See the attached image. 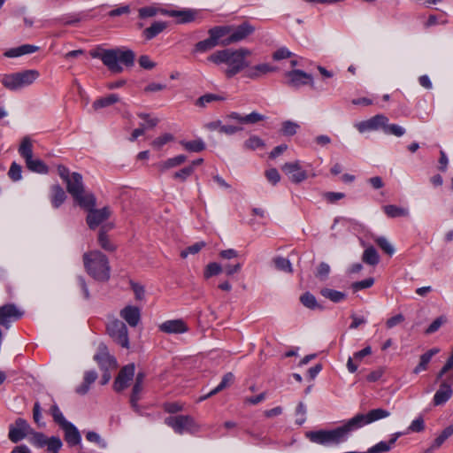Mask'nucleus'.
Here are the masks:
<instances>
[{
	"mask_svg": "<svg viewBox=\"0 0 453 453\" xmlns=\"http://www.w3.org/2000/svg\"><path fill=\"white\" fill-rule=\"evenodd\" d=\"M224 100H225L224 96H221L217 94L208 93V94H205V95L200 96L196 100V105L198 107L203 108V107H206L211 103H213L216 101H224Z\"/></svg>",
	"mask_w": 453,
	"mask_h": 453,
	"instance_id": "41",
	"label": "nucleus"
},
{
	"mask_svg": "<svg viewBox=\"0 0 453 453\" xmlns=\"http://www.w3.org/2000/svg\"><path fill=\"white\" fill-rule=\"evenodd\" d=\"M281 169L293 183L298 184L308 178L307 172L298 160L284 164Z\"/></svg>",
	"mask_w": 453,
	"mask_h": 453,
	"instance_id": "12",
	"label": "nucleus"
},
{
	"mask_svg": "<svg viewBox=\"0 0 453 453\" xmlns=\"http://www.w3.org/2000/svg\"><path fill=\"white\" fill-rule=\"evenodd\" d=\"M96 205L91 207H82L88 211L87 216V224L90 229L96 228L100 224L108 219L111 214L109 207H104L102 209H95Z\"/></svg>",
	"mask_w": 453,
	"mask_h": 453,
	"instance_id": "11",
	"label": "nucleus"
},
{
	"mask_svg": "<svg viewBox=\"0 0 453 453\" xmlns=\"http://www.w3.org/2000/svg\"><path fill=\"white\" fill-rule=\"evenodd\" d=\"M83 263L87 273L98 281L110 279V265L107 257L98 250L87 252L83 255Z\"/></svg>",
	"mask_w": 453,
	"mask_h": 453,
	"instance_id": "3",
	"label": "nucleus"
},
{
	"mask_svg": "<svg viewBox=\"0 0 453 453\" xmlns=\"http://www.w3.org/2000/svg\"><path fill=\"white\" fill-rule=\"evenodd\" d=\"M382 209L388 218L408 217L410 214L408 209L393 204L385 205Z\"/></svg>",
	"mask_w": 453,
	"mask_h": 453,
	"instance_id": "34",
	"label": "nucleus"
},
{
	"mask_svg": "<svg viewBox=\"0 0 453 453\" xmlns=\"http://www.w3.org/2000/svg\"><path fill=\"white\" fill-rule=\"evenodd\" d=\"M120 317L130 326H136L141 320V310L134 305H127L119 312Z\"/></svg>",
	"mask_w": 453,
	"mask_h": 453,
	"instance_id": "19",
	"label": "nucleus"
},
{
	"mask_svg": "<svg viewBox=\"0 0 453 453\" xmlns=\"http://www.w3.org/2000/svg\"><path fill=\"white\" fill-rule=\"evenodd\" d=\"M19 153L25 159V161L33 157L32 141L28 136H26L22 139L19 148Z\"/></svg>",
	"mask_w": 453,
	"mask_h": 453,
	"instance_id": "37",
	"label": "nucleus"
},
{
	"mask_svg": "<svg viewBox=\"0 0 453 453\" xmlns=\"http://www.w3.org/2000/svg\"><path fill=\"white\" fill-rule=\"evenodd\" d=\"M193 174V167L186 166L173 174V178L175 180H180V181H185L189 176Z\"/></svg>",
	"mask_w": 453,
	"mask_h": 453,
	"instance_id": "60",
	"label": "nucleus"
},
{
	"mask_svg": "<svg viewBox=\"0 0 453 453\" xmlns=\"http://www.w3.org/2000/svg\"><path fill=\"white\" fill-rule=\"evenodd\" d=\"M50 414L53 417L54 421L61 427L65 426V424L69 423L67 421L64 415L62 414L61 411L58 407L57 404H53L50 409Z\"/></svg>",
	"mask_w": 453,
	"mask_h": 453,
	"instance_id": "49",
	"label": "nucleus"
},
{
	"mask_svg": "<svg viewBox=\"0 0 453 453\" xmlns=\"http://www.w3.org/2000/svg\"><path fill=\"white\" fill-rule=\"evenodd\" d=\"M274 265L278 270L292 273V265L288 259L278 257L274 258Z\"/></svg>",
	"mask_w": 453,
	"mask_h": 453,
	"instance_id": "55",
	"label": "nucleus"
},
{
	"mask_svg": "<svg viewBox=\"0 0 453 453\" xmlns=\"http://www.w3.org/2000/svg\"><path fill=\"white\" fill-rule=\"evenodd\" d=\"M32 437L30 439L31 443L38 448L46 447L49 438L44 435L42 433L39 432H32Z\"/></svg>",
	"mask_w": 453,
	"mask_h": 453,
	"instance_id": "50",
	"label": "nucleus"
},
{
	"mask_svg": "<svg viewBox=\"0 0 453 453\" xmlns=\"http://www.w3.org/2000/svg\"><path fill=\"white\" fill-rule=\"evenodd\" d=\"M135 366L129 364L121 368L113 382V389L116 392H121L129 386L130 381L134 375Z\"/></svg>",
	"mask_w": 453,
	"mask_h": 453,
	"instance_id": "15",
	"label": "nucleus"
},
{
	"mask_svg": "<svg viewBox=\"0 0 453 453\" xmlns=\"http://www.w3.org/2000/svg\"><path fill=\"white\" fill-rule=\"evenodd\" d=\"M161 14L166 15L169 17L180 18V23L191 22L195 19V17H196V12H194L192 10H181V11L162 10Z\"/></svg>",
	"mask_w": 453,
	"mask_h": 453,
	"instance_id": "23",
	"label": "nucleus"
},
{
	"mask_svg": "<svg viewBox=\"0 0 453 453\" xmlns=\"http://www.w3.org/2000/svg\"><path fill=\"white\" fill-rule=\"evenodd\" d=\"M453 434V426H447L434 441L432 445L426 450V453L432 452L433 450L440 448L442 443Z\"/></svg>",
	"mask_w": 453,
	"mask_h": 453,
	"instance_id": "31",
	"label": "nucleus"
},
{
	"mask_svg": "<svg viewBox=\"0 0 453 453\" xmlns=\"http://www.w3.org/2000/svg\"><path fill=\"white\" fill-rule=\"evenodd\" d=\"M362 260L367 265H376L380 262V257L377 250L372 246H370L365 250Z\"/></svg>",
	"mask_w": 453,
	"mask_h": 453,
	"instance_id": "36",
	"label": "nucleus"
},
{
	"mask_svg": "<svg viewBox=\"0 0 453 453\" xmlns=\"http://www.w3.org/2000/svg\"><path fill=\"white\" fill-rule=\"evenodd\" d=\"M286 77L288 79L287 81L288 86L294 88H299L305 85H313L312 75L302 70L295 69L289 71L286 73Z\"/></svg>",
	"mask_w": 453,
	"mask_h": 453,
	"instance_id": "14",
	"label": "nucleus"
},
{
	"mask_svg": "<svg viewBox=\"0 0 453 453\" xmlns=\"http://www.w3.org/2000/svg\"><path fill=\"white\" fill-rule=\"evenodd\" d=\"M299 125L296 122L286 120L282 123V133L285 135L292 136L296 134Z\"/></svg>",
	"mask_w": 453,
	"mask_h": 453,
	"instance_id": "54",
	"label": "nucleus"
},
{
	"mask_svg": "<svg viewBox=\"0 0 453 453\" xmlns=\"http://www.w3.org/2000/svg\"><path fill=\"white\" fill-rule=\"evenodd\" d=\"M374 242L388 255L392 256L395 253V248L386 237H377L374 239Z\"/></svg>",
	"mask_w": 453,
	"mask_h": 453,
	"instance_id": "47",
	"label": "nucleus"
},
{
	"mask_svg": "<svg viewBox=\"0 0 453 453\" xmlns=\"http://www.w3.org/2000/svg\"><path fill=\"white\" fill-rule=\"evenodd\" d=\"M131 288L134 291L135 296V299L138 301H142L145 296V289L144 287L137 282L131 281L130 283Z\"/></svg>",
	"mask_w": 453,
	"mask_h": 453,
	"instance_id": "64",
	"label": "nucleus"
},
{
	"mask_svg": "<svg viewBox=\"0 0 453 453\" xmlns=\"http://www.w3.org/2000/svg\"><path fill=\"white\" fill-rule=\"evenodd\" d=\"M264 145L265 144H264V142L262 141V139H260L257 135L250 136L244 142V147L248 150H254L257 148H260V147H264Z\"/></svg>",
	"mask_w": 453,
	"mask_h": 453,
	"instance_id": "56",
	"label": "nucleus"
},
{
	"mask_svg": "<svg viewBox=\"0 0 453 453\" xmlns=\"http://www.w3.org/2000/svg\"><path fill=\"white\" fill-rule=\"evenodd\" d=\"M447 322V318L445 316H440L436 319H434L429 326L426 329V334H433Z\"/></svg>",
	"mask_w": 453,
	"mask_h": 453,
	"instance_id": "58",
	"label": "nucleus"
},
{
	"mask_svg": "<svg viewBox=\"0 0 453 453\" xmlns=\"http://www.w3.org/2000/svg\"><path fill=\"white\" fill-rule=\"evenodd\" d=\"M273 71H274V68L271 66L269 64H259L255 66L250 67L246 71L245 76L247 78L256 80Z\"/></svg>",
	"mask_w": 453,
	"mask_h": 453,
	"instance_id": "26",
	"label": "nucleus"
},
{
	"mask_svg": "<svg viewBox=\"0 0 453 453\" xmlns=\"http://www.w3.org/2000/svg\"><path fill=\"white\" fill-rule=\"evenodd\" d=\"M204 245L205 244L203 242H196L182 250L180 252V257L186 258L189 254H196L202 250L203 247H204Z\"/></svg>",
	"mask_w": 453,
	"mask_h": 453,
	"instance_id": "62",
	"label": "nucleus"
},
{
	"mask_svg": "<svg viewBox=\"0 0 453 453\" xmlns=\"http://www.w3.org/2000/svg\"><path fill=\"white\" fill-rule=\"evenodd\" d=\"M384 133L400 137L405 134V129L396 124H386L384 127Z\"/></svg>",
	"mask_w": 453,
	"mask_h": 453,
	"instance_id": "59",
	"label": "nucleus"
},
{
	"mask_svg": "<svg viewBox=\"0 0 453 453\" xmlns=\"http://www.w3.org/2000/svg\"><path fill=\"white\" fill-rule=\"evenodd\" d=\"M165 424L179 434H195L200 431V426L190 415L169 416L165 418Z\"/></svg>",
	"mask_w": 453,
	"mask_h": 453,
	"instance_id": "7",
	"label": "nucleus"
},
{
	"mask_svg": "<svg viewBox=\"0 0 453 453\" xmlns=\"http://www.w3.org/2000/svg\"><path fill=\"white\" fill-rule=\"evenodd\" d=\"M165 412L174 414L184 410V403L180 402H167L163 404Z\"/></svg>",
	"mask_w": 453,
	"mask_h": 453,
	"instance_id": "53",
	"label": "nucleus"
},
{
	"mask_svg": "<svg viewBox=\"0 0 453 453\" xmlns=\"http://www.w3.org/2000/svg\"><path fill=\"white\" fill-rule=\"evenodd\" d=\"M119 101V97L117 94H110L106 96L100 97L96 99L93 104L92 107L94 110H99L102 108L108 107L115 103H118Z\"/></svg>",
	"mask_w": 453,
	"mask_h": 453,
	"instance_id": "33",
	"label": "nucleus"
},
{
	"mask_svg": "<svg viewBox=\"0 0 453 453\" xmlns=\"http://www.w3.org/2000/svg\"><path fill=\"white\" fill-rule=\"evenodd\" d=\"M389 416L390 412L387 410L373 409L366 414L357 413L342 426L334 429L308 431L305 433V437L310 441L322 446L338 445L347 441L352 431Z\"/></svg>",
	"mask_w": 453,
	"mask_h": 453,
	"instance_id": "1",
	"label": "nucleus"
},
{
	"mask_svg": "<svg viewBox=\"0 0 453 453\" xmlns=\"http://www.w3.org/2000/svg\"><path fill=\"white\" fill-rule=\"evenodd\" d=\"M21 173H22L21 166L19 164H17L16 162H13L11 165V167H10L9 172H8L9 177L13 181H18V180H21V178H22V174Z\"/></svg>",
	"mask_w": 453,
	"mask_h": 453,
	"instance_id": "57",
	"label": "nucleus"
},
{
	"mask_svg": "<svg viewBox=\"0 0 453 453\" xmlns=\"http://www.w3.org/2000/svg\"><path fill=\"white\" fill-rule=\"evenodd\" d=\"M113 227L112 224L102 226L98 234V243L106 251H114L116 246L109 240L106 232Z\"/></svg>",
	"mask_w": 453,
	"mask_h": 453,
	"instance_id": "25",
	"label": "nucleus"
},
{
	"mask_svg": "<svg viewBox=\"0 0 453 453\" xmlns=\"http://www.w3.org/2000/svg\"><path fill=\"white\" fill-rule=\"evenodd\" d=\"M451 384H453V378L450 381H443L439 389L436 391L434 396V404L441 405L445 403L452 395Z\"/></svg>",
	"mask_w": 453,
	"mask_h": 453,
	"instance_id": "20",
	"label": "nucleus"
},
{
	"mask_svg": "<svg viewBox=\"0 0 453 453\" xmlns=\"http://www.w3.org/2000/svg\"><path fill=\"white\" fill-rule=\"evenodd\" d=\"M62 445H63V443L59 437L51 436L49 438L48 442L46 444L47 451L49 453H58Z\"/></svg>",
	"mask_w": 453,
	"mask_h": 453,
	"instance_id": "52",
	"label": "nucleus"
},
{
	"mask_svg": "<svg viewBox=\"0 0 453 453\" xmlns=\"http://www.w3.org/2000/svg\"><path fill=\"white\" fill-rule=\"evenodd\" d=\"M65 432V440L69 446H76L81 443V437L78 429L72 424L67 423L61 426Z\"/></svg>",
	"mask_w": 453,
	"mask_h": 453,
	"instance_id": "21",
	"label": "nucleus"
},
{
	"mask_svg": "<svg viewBox=\"0 0 453 453\" xmlns=\"http://www.w3.org/2000/svg\"><path fill=\"white\" fill-rule=\"evenodd\" d=\"M300 301L305 307L309 309H321V306L318 303L316 297L310 292H306L301 296Z\"/></svg>",
	"mask_w": 453,
	"mask_h": 453,
	"instance_id": "43",
	"label": "nucleus"
},
{
	"mask_svg": "<svg viewBox=\"0 0 453 453\" xmlns=\"http://www.w3.org/2000/svg\"><path fill=\"white\" fill-rule=\"evenodd\" d=\"M142 389H143V384H139V382L134 383L133 389H132V394L130 396V403H131V406L134 410L138 409V402L141 398V393H142Z\"/></svg>",
	"mask_w": 453,
	"mask_h": 453,
	"instance_id": "46",
	"label": "nucleus"
},
{
	"mask_svg": "<svg viewBox=\"0 0 453 453\" xmlns=\"http://www.w3.org/2000/svg\"><path fill=\"white\" fill-rule=\"evenodd\" d=\"M108 335L114 340H127V328L119 319L111 320L106 326Z\"/></svg>",
	"mask_w": 453,
	"mask_h": 453,
	"instance_id": "18",
	"label": "nucleus"
},
{
	"mask_svg": "<svg viewBox=\"0 0 453 453\" xmlns=\"http://www.w3.org/2000/svg\"><path fill=\"white\" fill-rule=\"evenodd\" d=\"M39 76L40 73L37 70L28 69L4 74L1 83L8 90L19 91L32 85Z\"/></svg>",
	"mask_w": 453,
	"mask_h": 453,
	"instance_id": "5",
	"label": "nucleus"
},
{
	"mask_svg": "<svg viewBox=\"0 0 453 453\" xmlns=\"http://www.w3.org/2000/svg\"><path fill=\"white\" fill-rule=\"evenodd\" d=\"M39 50V47L32 45V44H23L21 46L12 48L7 50L4 56L6 58H18L23 55L31 54Z\"/></svg>",
	"mask_w": 453,
	"mask_h": 453,
	"instance_id": "22",
	"label": "nucleus"
},
{
	"mask_svg": "<svg viewBox=\"0 0 453 453\" xmlns=\"http://www.w3.org/2000/svg\"><path fill=\"white\" fill-rule=\"evenodd\" d=\"M187 160V157L185 155H178L176 157L168 158L163 162H160L157 165V169L159 172L164 173L165 171L177 167L180 165H182Z\"/></svg>",
	"mask_w": 453,
	"mask_h": 453,
	"instance_id": "28",
	"label": "nucleus"
},
{
	"mask_svg": "<svg viewBox=\"0 0 453 453\" xmlns=\"http://www.w3.org/2000/svg\"><path fill=\"white\" fill-rule=\"evenodd\" d=\"M104 65L114 73H120L123 71L121 65L132 66L134 62L135 55L131 50H105L101 54L96 55Z\"/></svg>",
	"mask_w": 453,
	"mask_h": 453,
	"instance_id": "4",
	"label": "nucleus"
},
{
	"mask_svg": "<svg viewBox=\"0 0 453 453\" xmlns=\"http://www.w3.org/2000/svg\"><path fill=\"white\" fill-rule=\"evenodd\" d=\"M320 294L334 303H340L346 298V294L331 288H322Z\"/></svg>",
	"mask_w": 453,
	"mask_h": 453,
	"instance_id": "38",
	"label": "nucleus"
},
{
	"mask_svg": "<svg viewBox=\"0 0 453 453\" xmlns=\"http://www.w3.org/2000/svg\"><path fill=\"white\" fill-rule=\"evenodd\" d=\"M229 32H231V28L228 27H213L208 31L209 38L196 43L194 52L203 53L212 50L218 45L222 46V38Z\"/></svg>",
	"mask_w": 453,
	"mask_h": 453,
	"instance_id": "8",
	"label": "nucleus"
},
{
	"mask_svg": "<svg viewBox=\"0 0 453 453\" xmlns=\"http://www.w3.org/2000/svg\"><path fill=\"white\" fill-rule=\"evenodd\" d=\"M210 127L211 128H218L219 132L227 135L234 134L237 132L242 130V127H235L233 125H221L220 121L211 123Z\"/></svg>",
	"mask_w": 453,
	"mask_h": 453,
	"instance_id": "42",
	"label": "nucleus"
},
{
	"mask_svg": "<svg viewBox=\"0 0 453 453\" xmlns=\"http://www.w3.org/2000/svg\"><path fill=\"white\" fill-rule=\"evenodd\" d=\"M158 329L165 334H178L187 333L189 327L184 319H177L163 322L158 326Z\"/></svg>",
	"mask_w": 453,
	"mask_h": 453,
	"instance_id": "17",
	"label": "nucleus"
},
{
	"mask_svg": "<svg viewBox=\"0 0 453 453\" xmlns=\"http://www.w3.org/2000/svg\"><path fill=\"white\" fill-rule=\"evenodd\" d=\"M27 167L35 173H48V166L43 163L42 160L38 158H33L30 157L29 159H27L26 161Z\"/></svg>",
	"mask_w": 453,
	"mask_h": 453,
	"instance_id": "35",
	"label": "nucleus"
},
{
	"mask_svg": "<svg viewBox=\"0 0 453 453\" xmlns=\"http://www.w3.org/2000/svg\"><path fill=\"white\" fill-rule=\"evenodd\" d=\"M372 354V348L370 346H366L365 349L357 351L354 353L353 357H349L347 363L348 370L350 372H355L357 370L358 363L361 362V360Z\"/></svg>",
	"mask_w": 453,
	"mask_h": 453,
	"instance_id": "24",
	"label": "nucleus"
},
{
	"mask_svg": "<svg viewBox=\"0 0 453 453\" xmlns=\"http://www.w3.org/2000/svg\"><path fill=\"white\" fill-rule=\"evenodd\" d=\"M227 27L231 28V32L222 38V46L239 42L252 35L256 30L255 27L249 22H243L236 27L233 26Z\"/></svg>",
	"mask_w": 453,
	"mask_h": 453,
	"instance_id": "9",
	"label": "nucleus"
},
{
	"mask_svg": "<svg viewBox=\"0 0 453 453\" xmlns=\"http://www.w3.org/2000/svg\"><path fill=\"white\" fill-rule=\"evenodd\" d=\"M388 123V119L385 115L378 114L367 120L357 123L356 127L360 133L374 131L380 128L384 130L385 125Z\"/></svg>",
	"mask_w": 453,
	"mask_h": 453,
	"instance_id": "16",
	"label": "nucleus"
},
{
	"mask_svg": "<svg viewBox=\"0 0 453 453\" xmlns=\"http://www.w3.org/2000/svg\"><path fill=\"white\" fill-rule=\"evenodd\" d=\"M138 117L144 120L142 124L146 127V130L155 127L159 122L158 119L151 118L150 115L147 113H138Z\"/></svg>",
	"mask_w": 453,
	"mask_h": 453,
	"instance_id": "61",
	"label": "nucleus"
},
{
	"mask_svg": "<svg viewBox=\"0 0 453 453\" xmlns=\"http://www.w3.org/2000/svg\"><path fill=\"white\" fill-rule=\"evenodd\" d=\"M67 191L81 207L96 205V197L91 193H85L82 176L79 173H73L71 178L65 182Z\"/></svg>",
	"mask_w": 453,
	"mask_h": 453,
	"instance_id": "6",
	"label": "nucleus"
},
{
	"mask_svg": "<svg viewBox=\"0 0 453 453\" xmlns=\"http://www.w3.org/2000/svg\"><path fill=\"white\" fill-rule=\"evenodd\" d=\"M330 273V266L328 264L322 262L319 265L316 272V277L324 280L328 277Z\"/></svg>",
	"mask_w": 453,
	"mask_h": 453,
	"instance_id": "63",
	"label": "nucleus"
},
{
	"mask_svg": "<svg viewBox=\"0 0 453 453\" xmlns=\"http://www.w3.org/2000/svg\"><path fill=\"white\" fill-rule=\"evenodd\" d=\"M94 360L101 370H114L118 366L116 358L104 343L99 344L97 352L94 355Z\"/></svg>",
	"mask_w": 453,
	"mask_h": 453,
	"instance_id": "10",
	"label": "nucleus"
},
{
	"mask_svg": "<svg viewBox=\"0 0 453 453\" xmlns=\"http://www.w3.org/2000/svg\"><path fill=\"white\" fill-rule=\"evenodd\" d=\"M251 51L247 48L224 49L211 54L207 60L217 65H225L223 73L227 79H231L247 67L250 63L247 58Z\"/></svg>",
	"mask_w": 453,
	"mask_h": 453,
	"instance_id": "2",
	"label": "nucleus"
},
{
	"mask_svg": "<svg viewBox=\"0 0 453 453\" xmlns=\"http://www.w3.org/2000/svg\"><path fill=\"white\" fill-rule=\"evenodd\" d=\"M66 195L59 185L51 187L50 201L54 208H58L65 200Z\"/></svg>",
	"mask_w": 453,
	"mask_h": 453,
	"instance_id": "30",
	"label": "nucleus"
},
{
	"mask_svg": "<svg viewBox=\"0 0 453 453\" xmlns=\"http://www.w3.org/2000/svg\"><path fill=\"white\" fill-rule=\"evenodd\" d=\"M173 140L174 136L172 134L165 133L153 140L151 142V146L153 149L159 150L163 148L164 145L173 142Z\"/></svg>",
	"mask_w": 453,
	"mask_h": 453,
	"instance_id": "44",
	"label": "nucleus"
},
{
	"mask_svg": "<svg viewBox=\"0 0 453 453\" xmlns=\"http://www.w3.org/2000/svg\"><path fill=\"white\" fill-rule=\"evenodd\" d=\"M163 9L157 8L154 5L145 6L140 8L138 10V14L140 19H147L156 16L158 13H161Z\"/></svg>",
	"mask_w": 453,
	"mask_h": 453,
	"instance_id": "48",
	"label": "nucleus"
},
{
	"mask_svg": "<svg viewBox=\"0 0 453 453\" xmlns=\"http://www.w3.org/2000/svg\"><path fill=\"white\" fill-rule=\"evenodd\" d=\"M97 377L98 375L96 371L85 372L84 381L81 385L76 388V393L81 395H86L88 392L90 386L96 380Z\"/></svg>",
	"mask_w": 453,
	"mask_h": 453,
	"instance_id": "27",
	"label": "nucleus"
},
{
	"mask_svg": "<svg viewBox=\"0 0 453 453\" xmlns=\"http://www.w3.org/2000/svg\"><path fill=\"white\" fill-rule=\"evenodd\" d=\"M181 146L190 152H200L205 149V144L201 139L193 141H181Z\"/></svg>",
	"mask_w": 453,
	"mask_h": 453,
	"instance_id": "40",
	"label": "nucleus"
},
{
	"mask_svg": "<svg viewBox=\"0 0 453 453\" xmlns=\"http://www.w3.org/2000/svg\"><path fill=\"white\" fill-rule=\"evenodd\" d=\"M234 379V376L232 372L226 373L223 376L221 382L214 389H212V394H218L226 388L229 387L233 383Z\"/></svg>",
	"mask_w": 453,
	"mask_h": 453,
	"instance_id": "51",
	"label": "nucleus"
},
{
	"mask_svg": "<svg viewBox=\"0 0 453 453\" xmlns=\"http://www.w3.org/2000/svg\"><path fill=\"white\" fill-rule=\"evenodd\" d=\"M400 435L401 433L395 434L388 441H380L371 447L366 453H383L389 451Z\"/></svg>",
	"mask_w": 453,
	"mask_h": 453,
	"instance_id": "29",
	"label": "nucleus"
},
{
	"mask_svg": "<svg viewBox=\"0 0 453 453\" xmlns=\"http://www.w3.org/2000/svg\"><path fill=\"white\" fill-rule=\"evenodd\" d=\"M166 27V23L163 21H156L151 24L150 27H147L143 31V36L146 40H151L156 37L157 35L162 33Z\"/></svg>",
	"mask_w": 453,
	"mask_h": 453,
	"instance_id": "32",
	"label": "nucleus"
},
{
	"mask_svg": "<svg viewBox=\"0 0 453 453\" xmlns=\"http://www.w3.org/2000/svg\"><path fill=\"white\" fill-rule=\"evenodd\" d=\"M32 432L33 431L27 420L19 418L15 420L14 424L10 426L8 437L11 441L17 443Z\"/></svg>",
	"mask_w": 453,
	"mask_h": 453,
	"instance_id": "13",
	"label": "nucleus"
},
{
	"mask_svg": "<svg viewBox=\"0 0 453 453\" xmlns=\"http://www.w3.org/2000/svg\"><path fill=\"white\" fill-rule=\"evenodd\" d=\"M223 272V267L221 265L216 262L209 263L203 272V276L205 279H209L212 276L219 275Z\"/></svg>",
	"mask_w": 453,
	"mask_h": 453,
	"instance_id": "45",
	"label": "nucleus"
},
{
	"mask_svg": "<svg viewBox=\"0 0 453 453\" xmlns=\"http://www.w3.org/2000/svg\"><path fill=\"white\" fill-rule=\"evenodd\" d=\"M438 352L437 349H432L426 353H424L420 357V362L419 364L414 368L413 372L418 374L422 371H425L426 369V366L428 363L430 362L432 357Z\"/></svg>",
	"mask_w": 453,
	"mask_h": 453,
	"instance_id": "39",
	"label": "nucleus"
}]
</instances>
